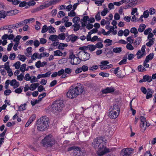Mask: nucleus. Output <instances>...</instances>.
<instances>
[{
  "mask_svg": "<svg viewBox=\"0 0 156 156\" xmlns=\"http://www.w3.org/2000/svg\"><path fill=\"white\" fill-rule=\"evenodd\" d=\"M105 141L103 140V138L98 137L93 140L92 146L97 151L98 155L102 156L109 152V149L105 146Z\"/></svg>",
  "mask_w": 156,
  "mask_h": 156,
  "instance_id": "1",
  "label": "nucleus"
},
{
  "mask_svg": "<svg viewBox=\"0 0 156 156\" xmlns=\"http://www.w3.org/2000/svg\"><path fill=\"white\" fill-rule=\"evenodd\" d=\"M83 91V85L80 83H77L76 85L71 86L66 93L67 97L71 99L76 98L81 94Z\"/></svg>",
  "mask_w": 156,
  "mask_h": 156,
  "instance_id": "2",
  "label": "nucleus"
},
{
  "mask_svg": "<svg viewBox=\"0 0 156 156\" xmlns=\"http://www.w3.org/2000/svg\"><path fill=\"white\" fill-rule=\"evenodd\" d=\"M48 121V119L45 116H43L38 119L36 123L37 130L44 131L47 129L49 126Z\"/></svg>",
  "mask_w": 156,
  "mask_h": 156,
  "instance_id": "3",
  "label": "nucleus"
},
{
  "mask_svg": "<svg viewBox=\"0 0 156 156\" xmlns=\"http://www.w3.org/2000/svg\"><path fill=\"white\" fill-rule=\"evenodd\" d=\"M64 105L63 101L56 100L52 104L51 110L54 113H57L61 111Z\"/></svg>",
  "mask_w": 156,
  "mask_h": 156,
  "instance_id": "4",
  "label": "nucleus"
},
{
  "mask_svg": "<svg viewBox=\"0 0 156 156\" xmlns=\"http://www.w3.org/2000/svg\"><path fill=\"white\" fill-rule=\"evenodd\" d=\"M55 139L51 135L46 136L42 141V143L44 146L51 147L55 144Z\"/></svg>",
  "mask_w": 156,
  "mask_h": 156,
  "instance_id": "5",
  "label": "nucleus"
},
{
  "mask_svg": "<svg viewBox=\"0 0 156 156\" xmlns=\"http://www.w3.org/2000/svg\"><path fill=\"white\" fill-rule=\"evenodd\" d=\"M80 57L81 61H85L90 58V55L85 51H80L77 55Z\"/></svg>",
  "mask_w": 156,
  "mask_h": 156,
  "instance_id": "6",
  "label": "nucleus"
},
{
  "mask_svg": "<svg viewBox=\"0 0 156 156\" xmlns=\"http://www.w3.org/2000/svg\"><path fill=\"white\" fill-rule=\"evenodd\" d=\"M85 153V151L83 148H81L77 147L74 152V154L75 156H84Z\"/></svg>",
  "mask_w": 156,
  "mask_h": 156,
  "instance_id": "7",
  "label": "nucleus"
},
{
  "mask_svg": "<svg viewBox=\"0 0 156 156\" xmlns=\"http://www.w3.org/2000/svg\"><path fill=\"white\" fill-rule=\"evenodd\" d=\"M81 60L80 57H76L73 59L71 60L70 63L73 65H76L79 64L81 62Z\"/></svg>",
  "mask_w": 156,
  "mask_h": 156,
  "instance_id": "8",
  "label": "nucleus"
},
{
  "mask_svg": "<svg viewBox=\"0 0 156 156\" xmlns=\"http://www.w3.org/2000/svg\"><path fill=\"white\" fill-rule=\"evenodd\" d=\"M119 113L113 111H109L108 114V116L109 117L112 119H115L119 115Z\"/></svg>",
  "mask_w": 156,
  "mask_h": 156,
  "instance_id": "9",
  "label": "nucleus"
},
{
  "mask_svg": "<svg viewBox=\"0 0 156 156\" xmlns=\"http://www.w3.org/2000/svg\"><path fill=\"white\" fill-rule=\"evenodd\" d=\"M130 151L128 148L123 149L121 152V156H129L130 154Z\"/></svg>",
  "mask_w": 156,
  "mask_h": 156,
  "instance_id": "10",
  "label": "nucleus"
},
{
  "mask_svg": "<svg viewBox=\"0 0 156 156\" xmlns=\"http://www.w3.org/2000/svg\"><path fill=\"white\" fill-rule=\"evenodd\" d=\"M114 91L115 89L114 87H107L106 89L103 90L102 93L103 94H107L113 92Z\"/></svg>",
  "mask_w": 156,
  "mask_h": 156,
  "instance_id": "11",
  "label": "nucleus"
},
{
  "mask_svg": "<svg viewBox=\"0 0 156 156\" xmlns=\"http://www.w3.org/2000/svg\"><path fill=\"white\" fill-rule=\"evenodd\" d=\"M10 85L13 87L14 89L20 86V83L16 80H12L10 83Z\"/></svg>",
  "mask_w": 156,
  "mask_h": 156,
  "instance_id": "12",
  "label": "nucleus"
},
{
  "mask_svg": "<svg viewBox=\"0 0 156 156\" xmlns=\"http://www.w3.org/2000/svg\"><path fill=\"white\" fill-rule=\"evenodd\" d=\"M51 73V72L50 71H49L45 74H38L37 76V78L39 79L41 78H45L49 77Z\"/></svg>",
  "mask_w": 156,
  "mask_h": 156,
  "instance_id": "13",
  "label": "nucleus"
},
{
  "mask_svg": "<svg viewBox=\"0 0 156 156\" xmlns=\"http://www.w3.org/2000/svg\"><path fill=\"white\" fill-rule=\"evenodd\" d=\"M146 46L145 45H143L141 48V51L142 52V54L141 55L137 56V59H140L142 57L144 56H145L146 55V52H145Z\"/></svg>",
  "mask_w": 156,
  "mask_h": 156,
  "instance_id": "14",
  "label": "nucleus"
},
{
  "mask_svg": "<svg viewBox=\"0 0 156 156\" xmlns=\"http://www.w3.org/2000/svg\"><path fill=\"white\" fill-rule=\"evenodd\" d=\"M109 111H114L116 112L120 113V109L118 105H114L113 108L112 109H109Z\"/></svg>",
  "mask_w": 156,
  "mask_h": 156,
  "instance_id": "15",
  "label": "nucleus"
},
{
  "mask_svg": "<svg viewBox=\"0 0 156 156\" xmlns=\"http://www.w3.org/2000/svg\"><path fill=\"white\" fill-rule=\"evenodd\" d=\"M141 123L140 124V126L141 128H143L144 127V124L146 122V118L143 116H141L140 118Z\"/></svg>",
  "mask_w": 156,
  "mask_h": 156,
  "instance_id": "16",
  "label": "nucleus"
},
{
  "mask_svg": "<svg viewBox=\"0 0 156 156\" xmlns=\"http://www.w3.org/2000/svg\"><path fill=\"white\" fill-rule=\"evenodd\" d=\"M154 54L153 53H151L147 56L145 59L146 62H148L149 60L152 59L154 57Z\"/></svg>",
  "mask_w": 156,
  "mask_h": 156,
  "instance_id": "17",
  "label": "nucleus"
},
{
  "mask_svg": "<svg viewBox=\"0 0 156 156\" xmlns=\"http://www.w3.org/2000/svg\"><path fill=\"white\" fill-rule=\"evenodd\" d=\"M38 83L32 84L30 85V90L32 91L35 90L36 88L39 85Z\"/></svg>",
  "mask_w": 156,
  "mask_h": 156,
  "instance_id": "18",
  "label": "nucleus"
},
{
  "mask_svg": "<svg viewBox=\"0 0 156 156\" xmlns=\"http://www.w3.org/2000/svg\"><path fill=\"white\" fill-rule=\"evenodd\" d=\"M71 38V41L72 43H73L75 42L78 38V37L76 36L74 34H72L70 35Z\"/></svg>",
  "mask_w": 156,
  "mask_h": 156,
  "instance_id": "19",
  "label": "nucleus"
},
{
  "mask_svg": "<svg viewBox=\"0 0 156 156\" xmlns=\"http://www.w3.org/2000/svg\"><path fill=\"white\" fill-rule=\"evenodd\" d=\"M146 27V25L144 24H140L138 29L139 32H143L145 30Z\"/></svg>",
  "mask_w": 156,
  "mask_h": 156,
  "instance_id": "20",
  "label": "nucleus"
},
{
  "mask_svg": "<svg viewBox=\"0 0 156 156\" xmlns=\"http://www.w3.org/2000/svg\"><path fill=\"white\" fill-rule=\"evenodd\" d=\"M58 37L56 35H51L50 36L49 39L51 41H57Z\"/></svg>",
  "mask_w": 156,
  "mask_h": 156,
  "instance_id": "21",
  "label": "nucleus"
},
{
  "mask_svg": "<svg viewBox=\"0 0 156 156\" xmlns=\"http://www.w3.org/2000/svg\"><path fill=\"white\" fill-rule=\"evenodd\" d=\"M93 108L94 110L97 112L101 109V106L100 104H96L93 106Z\"/></svg>",
  "mask_w": 156,
  "mask_h": 156,
  "instance_id": "22",
  "label": "nucleus"
},
{
  "mask_svg": "<svg viewBox=\"0 0 156 156\" xmlns=\"http://www.w3.org/2000/svg\"><path fill=\"white\" fill-rule=\"evenodd\" d=\"M95 84L92 82L88 81L85 83V85L88 87H94Z\"/></svg>",
  "mask_w": 156,
  "mask_h": 156,
  "instance_id": "23",
  "label": "nucleus"
},
{
  "mask_svg": "<svg viewBox=\"0 0 156 156\" xmlns=\"http://www.w3.org/2000/svg\"><path fill=\"white\" fill-rule=\"evenodd\" d=\"M144 79H145V82H151L152 80V78L151 76L146 75L144 76Z\"/></svg>",
  "mask_w": 156,
  "mask_h": 156,
  "instance_id": "24",
  "label": "nucleus"
},
{
  "mask_svg": "<svg viewBox=\"0 0 156 156\" xmlns=\"http://www.w3.org/2000/svg\"><path fill=\"white\" fill-rule=\"evenodd\" d=\"M68 46L67 44H64L63 43H60L58 45V48L61 50H63L64 49V47H66Z\"/></svg>",
  "mask_w": 156,
  "mask_h": 156,
  "instance_id": "25",
  "label": "nucleus"
},
{
  "mask_svg": "<svg viewBox=\"0 0 156 156\" xmlns=\"http://www.w3.org/2000/svg\"><path fill=\"white\" fill-rule=\"evenodd\" d=\"M54 56H62L63 55V53L62 51H61L59 50H57L54 51Z\"/></svg>",
  "mask_w": 156,
  "mask_h": 156,
  "instance_id": "26",
  "label": "nucleus"
},
{
  "mask_svg": "<svg viewBox=\"0 0 156 156\" xmlns=\"http://www.w3.org/2000/svg\"><path fill=\"white\" fill-rule=\"evenodd\" d=\"M122 49L120 47L115 48L113 49V51L116 53H119L122 51Z\"/></svg>",
  "mask_w": 156,
  "mask_h": 156,
  "instance_id": "27",
  "label": "nucleus"
},
{
  "mask_svg": "<svg viewBox=\"0 0 156 156\" xmlns=\"http://www.w3.org/2000/svg\"><path fill=\"white\" fill-rule=\"evenodd\" d=\"M23 89V86H20L19 88L15 89L14 92L17 94H20L22 92Z\"/></svg>",
  "mask_w": 156,
  "mask_h": 156,
  "instance_id": "28",
  "label": "nucleus"
},
{
  "mask_svg": "<svg viewBox=\"0 0 156 156\" xmlns=\"http://www.w3.org/2000/svg\"><path fill=\"white\" fill-rule=\"evenodd\" d=\"M48 29L49 30L48 32L50 33H53L56 32L55 28L51 26H49L48 27Z\"/></svg>",
  "mask_w": 156,
  "mask_h": 156,
  "instance_id": "29",
  "label": "nucleus"
},
{
  "mask_svg": "<svg viewBox=\"0 0 156 156\" xmlns=\"http://www.w3.org/2000/svg\"><path fill=\"white\" fill-rule=\"evenodd\" d=\"M6 16V13L5 11L2 10L0 11V18H5Z\"/></svg>",
  "mask_w": 156,
  "mask_h": 156,
  "instance_id": "30",
  "label": "nucleus"
},
{
  "mask_svg": "<svg viewBox=\"0 0 156 156\" xmlns=\"http://www.w3.org/2000/svg\"><path fill=\"white\" fill-rule=\"evenodd\" d=\"M18 58L20 60L23 62H24L27 58L26 57H25L24 55H19L18 56Z\"/></svg>",
  "mask_w": 156,
  "mask_h": 156,
  "instance_id": "31",
  "label": "nucleus"
},
{
  "mask_svg": "<svg viewBox=\"0 0 156 156\" xmlns=\"http://www.w3.org/2000/svg\"><path fill=\"white\" fill-rule=\"evenodd\" d=\"M87 48L90 51H93L96 49V47L94 45L89 44L87 45Z\"/></svg>",
  "mask_w": 156,
  "mask_h": 156,
  "instance_id": "32",
  "label": "nucleus"
},
{
  "mask_svg": "<svg viewBox=\"0 0 156 156\" xmlns=\"http://www.w3.org/2000/svg\"><path fill=\"white\" fill-rule=\"evenodd\" d=\"M58 39L60 40H63L65 39L66 37L65 36V34L64 33H61L59 34L58 35Z\"/></svg>",
  "mask_w": 156,
  "mask_h": 156,
  "instance_id": "33",
  "label": "nucleus"
},
{
  "mask_svg": "<svg viewBox=\"0 0 156 156\" xmlns=\"http://www.w3.org/2000/svg\"><path fill=\"white\" fill-rule=\"evenodd\" d=\"M9 62H6L5 65V69L7 71V72H9V71L10 69L9 66Z\"/></svg>",
  "mask_w": 156,
  "mask_h": 156,
  "instance_id": "34",
  "label": "nucleus"
},
{
  "mask_svg": "<svg viewBox=\"0 0 156 156\" xmlns=\"http://www.w3.org/2000/svg\"><path fill=\"white\" fill-rule=\"evenodd\" d=\"M48 29V27H47V26L46 25H44L42 27L41 31V33H44L46 32Z\"/></svg>",
  "mask_w": 156,
  "mask_h": 156,
  "instance_id": "35",
  "label": "nucleus"
},
{
  "mask_svg": "<svg viewBox=\"0 0 156 156\" xmlns=\"http://www.w3.org/2000/svg\"><path fill=\"white\" fill-rule=\"evenodd\" d=\"M98 68V66L97 65H94L92 66H90L89 69L90 71H94L97 70Z\"/></svg>",
  "mask_w": 156,
  "mask_h": 156,
  "instance_id": "36",
  "label": "nucleus"
},
{
  "mask_svg": "<svg viewBox=\"0 0 156 156\" xmlns=\"http://www.w3.org/2000/svg\"><path fill=\"white\" fill-rule=\"evenodd\" d=\"M22 37L20 35L17 36L16 38H15L13 40V41L16 42V43H19V41L20 39Z\"/></svg>",
  "mask_w": 156,
  "mask_h": 156,
  "instance_id": "37",
  "label": "nucleus"
},
{
  "mask_svg": "<svg viewBox=\"0 0 156 156\" xmlns=\"http://www.w3.org/2000/svg\"><path fill=\"white\" fill-rule=\"evenodd\" d=\"M139 72H144L146 70V69L141 65H139L137 68Z\"/></svg>",
  "mask_w": 156,
  "mask_h": 156,
  "instance_id": "38",
  "label": "nucleus"
},
{
  "mask_svg": "<svg viewBox=\"0 0 156 156\" xmlns=\"http://www.w3.org/2000/svg\"><path fill=\"white\" fill-rule=\"evenodd\" d=\"M20 62L18 61L14 64L13 66L15 67V69H18L20 66Z\"/></svg>",
  "mask_w": 156,
  "mask_h": 156,
  "instance_id": "39",
  "label": "nucleus"
},
{
  "mask_svg": "<svg viewBox=\"0 0 156 156\" xmlns=\"http://www.w3.org/2000/svg\"><path fill=\"white\" fill-rule=\"evenodd\" d=\"M130 32L132 33H133L134 35H136L138 33L137 29L135 27L132 28L130 30Z\"/></svg>",
  "mask_w": 156,
  "mask_h": 156,
  "instance_id": "40",
  "label": "nucleus"
},
{
  "mask_svg": "<svg viewBox=\"0 0 156 156\" xmlns=\"http://www.w3.org/2000/svg\"><path fill=\"white\" fill-rule=\"evenodd\" d=\"M80 18L77 16H76L74 17L73 19V21L74 23H78L80 21Z\"/></svg>",
  "mask_w": 156,
  "mask_h": 156,
  "instance_id": "41",
  "label": "nucleus"
},
{
  "mask_svg": "<svg viewBox=\"0 0 156 156\" xmlns=\"http://www.w3.org/2000/svg\"><path fill=\"white\" fill-rule=\"evenodd\" d=\"M126 48L129 50H132L134 49L133 47L130 43H128L126 45Z\"/></svg>",
  "mask_w": 156,
  "mask_h": 156,
  "instance_id": "42",
  "label": "nucleus"
},
{
  "mask_svg": "<svg viewBox=\"0 0 156 156\" xmlns=\"http://www.w3.org/2000/svg\"><path fill=\"white\" fill-rule=\"evenodd\" d=\"M141 40V38L140 37H138L136 38L134 43L136 45H139L140 43Z\"/></svg>",
  "mask_w": 156,
  "mask_h": 156,
  "instance_id": "43",
  "label": "nucleus"
},
{
  "mask_svg": "<svg viewBox=\"0 0 156 156\" xmlns=\"http://www.w3.org/2000/svg\"><path fill=\"white\" fill-rule=\"evenodd\" d=\"M95 46L96 47V48H101L103 47V44L101 42H99L97 43Z\"/></svg>",
  "mask_w": 156,
  "mask_h": 156,
  "instance_id": "44",
  "label": "nucleus"
},
{
  "mask_svg": "<svg viewBox=\"0 0 156 156\" xmlns=\"http://www.w3.org/2000/svg\"><path fill=\"white\" fill-rule=\"evenodd\" d=\"M36 116L35 115H33L29 119L28 121L30 122L31 123L35 119Z\"/></svg>",
  "mask_w": 156,
  "mask_h": 156,
  "instance_id": "45",
  "label": "nucleus"
},
{
  "mask_svg": "<svg viewBox=\"0 0 156 156\" xmlns=\"http://www.w3.org/2000/svg\"><path fill=\"white\" fill-rule=\"evenodd\" d=\"M145 18H147L149 16V12L147 10L144 11L143 13V15H142Z\"/></svg>",
  "mask_w": 156,
  "mask_h": 156,
  "instance_id": "46",
  "label": "nucleus"
},
{
  "mask_svg": "<svg viewBox=\"0 0 156 156\" xmlns=\"http://www.w3.org/2000/svg\"><path fill=\"white\" fill-rule=\"evenodd\" d=\"M108 12V9L105 8L104 9V10L101 12V14L102 16H104L106 15Z\"/></svg>",
  "mask_w": 156,
  "mask_h": 156,
  "instance_id": "47",
  "label": "nucleus"
},
{
  "mask_svg": "<svg viewBox=\"0 0 156 156\" xmlns=\"http://www.w3.org/2000/svg\"><path fill=\"white\" fill-rule=\"evenodd\" d=\"M99 75L103 77H108L109 76V74L106 73L101 72L99 73Z\"/></svg>",
  "mask_w": 156,
  "mask_h": 156,
  "instance_id": "48",
  "label": "nucleus"
},
{
  "mask_svg": "<svg viewBox=\"0 0 156 156\" xmlns=\"http://www.w3.org/2000/svg\"><path fill=\"white\" fill-rule=\"evenodd\" d=\"M26 64H22L20 67V70L23 72L24 73L26 70Z\"/></svg>",
  "mask_w": 156,
  "mask_h": 156,
  "instance_id": "49",
  "label": "nucleus"
},
{
  "mask_svg": "<svg viewBox=\"0 0 156 156\" xmlns=\"http://www.w3.org/2000/svg\"><path fill=\"white\" fill-rule=\"evenodd\" d=\"M76 15V13L73 10H72L68 13V16H74Z\"/></svg>",
  "mask_w": 156,
  "mask_h": 156,
  "instance_id": "50",
  "label": "nucleus"
},
{
  "mask_svg": "<svg viewBox=\"0 0 156 156\" xmlns=\"http://www.w3.org/2000/svg\"><path fill=\"white\" fill-rule=\"evenodd\" d=\"M127 61L126 58H125L123 59L119 62V64L120 65H121L123 64H125L126 63Z\"/></svg>",
  "mask_w": 156,
  "mask_h": 156,
  "instance_id": "51",
  "label": "nucleus"
},
{
  "mask_svg": "<svg viewBox=\"0 0 156 156\" xmlns=\"http://www.w3.org/2000/svg\"><path fill=\"white\" fill-rule=\"evenodd\" d=\"M23 21L20 22V23L15 24L14 28H18L20 27V26L23 25Z\"/></svg>",
  "mask_w": 156,
  "mask_h": 156,
  "instance_id": "52",
  "label": "nucleus"
},
{
  "mask_svg": "<svg viewBox=\"0 0 156 156\" xmlns=\"http://www.w3.org/2000/svg\"><path fill=\"white\" fill-rule=\"evenodd\" d=\"M89 19V17L88 16H83V19L81 20V21H83L84 23H87V21H88Z\"/></svg>",
  "mask_w": 156,
  "mask_h": 156,
  "instance_id": "53",
  "label": "nucleus"
},
{
  "mask_svg": "<svg viewBox=\"0 0 156 156\" xmlns=\"http://www.w3.org/2000/svg\"><path fill=\"white\" fill-rule=\"evenodd\" d=\"M38 53L35 52L31 56V59L33 60H35L37 58V55Z\"/></svg>",
  "mask_w": 156,
  "mask_h": 156,
  "instance_id": "54",
  "label": "nucleus"
},
{
  "mask_svg": "<svg viewBox=\"0 0 156 156\" xmlns=\"http://www.w3.org/2000/svg\"><path fill=\"white\" fill-rule=\"evenodd\" d=\"M27 4V3L25 1L21 2L19 4V6L20 7H23L25 6Z\"/></svg>",
  "mask_w": 156,
  "mask_h": 156,
  "instance_id": "55",
  "label": "nucleus"
},
{
  "mask_svg": "<svg viewBox=\"0 0 156 156\" xmlns=\"http://www.w3.org/2000/svg\"><path fill=\"white\" fill-rule=\"evenodd\" d=\"M120 16L117 13H116L115 14L114 16V18L115 20H118L120 18Z\"/></svg>",
  "mask_w": 156,
  "mask_h": 156,
  "instance_id": "56",
  "label": "nucleus"
},
{
  "mask_svg": "<svg viewBox=\"0 0 156 156\" xmlns=\"http://www.w3.org/2000/svg\"><path fill=\"white\" fill-rule=\"evenodd\" d=\"M82 69L83 72H86L88 69V67L86 65H83L82 67Z\"/></svg>",
  "mask_w": 156,
  "mask_h": 156,
  "instance_id": "57",
  "label": "nucleus"
},
{
  "mask_svg": "<svg viewBox=\"0 0 156 156\" xmlns=\"http://www.w3.org/2000/svg\"><path fill=\"white\" fill-rule=\"evenodd\" d=\"M40 24V23L38 21H36V25L35 26V29L36 30H39L40 28V27L39 25Z\"/></svg>",
  "mask_w": 156,
  "mask_h": 156,
  "instance_id": "58",
  "label": "nucleus"
},
{
  "mask_svg": "<svg viewBox=\"0 0 156 156\" xmlns=\"http://www.w3.org/2000/svg\"><path fill=\"white\" fill-rule=\"evenodd\" d=\"M112 41L109 39H106L104 41L105 43H108V44H110V45H112Z\"/></svg>",
  "mask_w": 156,
  "mask_h": 156,
  "instance_id": "59",
  "label": "nucleus"
},
{
  "mask_svg": "<svg viewBox=\"0 0 156 156\" xmlns=\"http://www.w3.org/2000/svg\"><path fill=\"white\" fill-rule=\"evenodd\" d=\"M152 29L151 28H148L147 29H146L144 31V33L145 35H147L151 31Z\"/></svg>",
  "mask_w": 156,
  "mask_h": 156,
  "instance_id": "60",
  "label": "nucleus"
},
{
  "mask_svg": "<svg viewBox=\"0 0 156 156\" xmlns=\"http://www.w3.org/2000/svg\"><path fill=\"white\" fill-rule=\"evenodd\" d=\"M26 105V104H23L21 105L19 107V109L20 111H23L25 109V105Z\"/></svg>",
  "mask_w": 156,
  "mask_h": 156,
  "instance_id": "61",
  "label": "nucleus"
},
{
  "mask_svg": "<svg viewBox=\"0 0 156 156\" xmlns=\"http://www.w3.org/2000/svg\"><path fill=\"white\" fill-rule=\"evenodd\" d=\"M47 40L44 38H41L40 39V43L41 44H44L47 42Z\"/></svg>",
  "mask_w": 156,
  "mask_h": 156,
  "instance_id": "62",
  "label": "nucleus"
},
{
  "mask_svg": "<svg viewBox=\"0 0 156 156\" xmlns=\"http://www.w3.org/2000/svg\"><path fill=\"white\" fill-rule=\"evenodd\" d=\"M11 90L10 89L6 90L5 91L4 94L6 96L9 95L11 93Z\"/></svg>",
  "mask_w": 156,
  "mask_h": 156,
  "instance_id": "63",
  "label": "nucleus"
},
{
  "mask_svg": "<svg viewBox=\"0 0 156 156\" xmlns=\"http://www.w3.org/2000/svg\"><path fill=\"white\" fill-rule=\"evenodd\" d=\"M149 13L151 15H153L154 14L155 12V10L153 8H151L149 10Z\"/></svg>",
  "mask_w": 156,
  "mask_h": 156,
  "instance_id": "64",
  "label": "nucleus"
}]
</instances>
